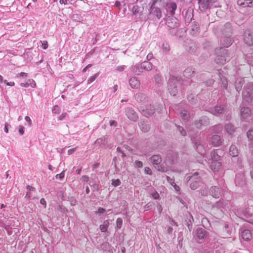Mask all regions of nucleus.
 I'll list each match as a JSON object with an SVG mask.
<instances>
[{"label":"nucleus","instance_id":"c756f323","mask_svg":"<svg viewBox=\"0 0 253 253\" xmlns=\"http://www.w3.org/2000/svg\"><path fill=\"white\" fill-rule=\"evenodd\" d=\"M244 84V79H238L235 82V87L239 93V91L241 90L242 87Z\"/></svg>","mask_w":253,"mask_h":253},{"label":"nucleus","instance_id":"58836bf2","mask_svg":"<svg viewBox=\"0 0 253 253\" xmlns=\"http://www.w3.org/2000/svg\"><path fill=\"white\" fill-rule=\"evenodd\" d=\"M109 225V222L108 220H106L104 221L103 224L100 225L99 228L101 232H105L107 231L108 227Z\"/></svg>","mask_w":253,"mask_h":253},{"label":"nucleus","instance_id":"393cba45","mask_svg":"<svg viewBox=\"0 0 253 253\" xmlns=\"http://www.w3.org/2000/svg\"><path fill=\"white\" fill-rule=\"evenodd\" d=\"M237 3L244 7L253 6V1L251 0H238Z\"/></svg>","mask_w":253,"mask_h":253},{"label":"nucleus","instance_id":"864d4df0","mask_svg":"<svg viewBox=\"0 0 253 253\" xmlns=\"http://www.w3.org/2000/svg\"><path fill=\"white\" fill-rule=\"evenodd\" d=\"M139 11V7L137 5H133L132 7V12L133 13V14L136 15L137 14Z\"/></svg>","mask_w":253,"mask_h":253},{"label":"nucleus","instance_id":"4be33fe9","mask_svg":"<svg viewBox=\"0 0 253 253\" xmlns=\"http://www.w3.org/2000/svg\"><path fill=\"white\" fill-rule=\"evenodd\" d=\"M167 25L168 27L174 29L178 27V23H177V19L174 18L168 19L167 20Z\"/></svg>","mask_w":253,"mask_h":253},{"label":"nucleus","instance_id":"dca6fc26","mask_svg":"<svg viewBox=\"0 0 253 253\" xmlns=\"http://www.w3.org/2000/svg\"><path fill=\"white\" fill-rule=\"evenodd\" d=\"M225 111V106L223 105H216L213 108L211 109V113L214 115H218L223 113Z\"/></svg>","mask_w":253,"mask_h":253},{"label":"nucleus","instance_id":"c03bdc74","mask_svg":"<svg viewBox=\"0 0 253 253\" xmlns=\"http://www.w3.org/2000/svg\"><path fill=\"white\" fill-rule=\"evenodd\" d=\"M20 85L22 87H28L29 85H30L32 87H34L36 85V84L33 80H29L28 82L25 83H21Z\"/></svg>","mask_w":253,"mask_h":253},{"label":"nucleus","instance_id":"ea45409f","mask_svg":"<svg viewBox=\"0 0 253 253\" xmlns=\"http://www.w3.org/2000/svg\"><path fill=\"white\" fill-rule=\"evenodd\" d=\"M211 130L214 133H219L222 130V126L220 125H217L211 127Z\"/></svg>","mask_w":253,"mask_h":253},{"label":"nucleus","instance_id":"a19ab883","mask_svg":"<svg viewBox=\"0 0 253 253\" xmlns=\"http://www.w3.org/2000/svg\"><path fill=\"white\" fill-rule=\"evenodd\" d=\"M246 91L247 93L246 95H253V84L249 83L248 84L246 88Z\"/></svg>","mask_w":253,"mask_h":253},{"label":"nucleus","instance_id":"6e6552de","mask_svg":"<svg viewBox=\"0 0 253 253\" xmlns=\"http://www.w3.org/2000/svg\"><path fill=\"white\" fill-rule=\"evenodd\" d=\"M235 183L236 186L241 188L246 185V178L244 174L242 172L238 173L236 175Z\"/></svg>","mask_w":253,"mask_h":253},{"label":"nucleus","instance_id":"7c9ffc66","mask_svg":"<svg viewBox=\"0 0 253 253\" xmlns=\"http://www.w3.org/2000/svg\"><path fill=\"white\" fill-rule=\"evenodd\" d=\"M129 84L132 88H138L140 85V83L136 77H133L129 80Z\"/></svg>","mask_w":253,"mask_h":253},{"label":"nucleus","instance_id":"c9c22d12","mask_svg":"<svg viewBox=\"0 0 253 253\" xmlns=\"http://www.w3.org/2000/svg\"><path fill=\"white\" fill-rule=\"evenodd\" d=\"M225 129L229 134H233L235 131L234 126L231 124H227L225 125Z\"/></svg>","mask_w":253,"mask_h":253},{"label":"nucleus","instance_id":"603ef678","mask_svg":"<svg viewBox=\"0 0 253 253\" xmlns=\"http://www.w3.org/2000/svg\"><path fill=\"white\" fill-rule=\"evenodd\" d=\"M162 49L164 52L167 53L169 50V45L168 43H164L162 45Z\"/></svg>","mask_w":253,"mask_h":253},{"label":"nucleus","instance_id":"b1692460","mask_svg":"<svg viewBox=\"0 0 253 253\" xmlns=\"http://www.w3.org/2000/svg\"><path fill=\"white\" fill-rule=\"evenodd\" d=\"M242 238L245 241H249L252 238V233L249 229H243L241 232Z\"/></svg>","mask_w":253,"mask_h":253},{"label":"nucleus","instance_id":"f03ea898","mask_svg":"<svg viewBox=\"0 0 253 253\" xmlns=\"http://www.w3.org/2000/svg\"><path fill=\"white\" fill-rule=\"evenodd\" d=\"M182 79L180 77L170 76L168 82L169 93L170 95H176L178 93V85L182 83Z\"/></svg>","mask_w":253,"mask_h":253},{"label":"nucleus","instance_id":"8fccbe9b","mask_svg":"<svg viewBox=\"0 0 253 253\" xmlns=\"http://www.w3.org/2000/svg\"><path fill=\"white\" fill-rule=\"evenodd\" d=\"M218 76L219 78L220 79L221 81L222 82V85L224 88H226L227 87L228 83L227 80L225 78H222L220 76V74L218 73Z\"/></svg>","mask_w":253,"mask_h":253},{"label":"nucleus","instance_id":"3c124183","mask_svg":"<svg viewBox=\"0 0 253 253\" xmlns=\"http://www.w3.org/2000/svg\"><path fill=\"white\" fill-rule=\"evenodd\" d=\"M177 128L181 135L185 136L186 135V132L184 128L180 126H176Z\"/></svg>","mask_w":253,"mask_h":253},{"label":"nucleus","instance_id":"4d7b16f0","mask_svg":"<svg viewBox=\"0 0 253 253\" xmlns=\"http://www.w3.org/2000/svg\"><path fill=\"white\" fill-rule=\"evenodd\" d=\"M123 224V220L121 218H118L116 220V226L117 228L120 229Z\"/></svg>","mask_w":253,"mask_h":253},{"label":"nucleus","instance_id":"338daca9","mask_svg":"<svg viewBox=\"0 0 253 253\" xmlns=\"http://www.w3.org/2000/svg\"><path fill=\"white\" fill-rule=\"evenodd\" d=\"M106 211V210L103 208H99L98 210L95 211L96 214H101L104 213Z\"/></svg>","mask_w":253,"mask_h":253},{"label":"nucleus","instance_id":"20e7f679","mask_svg":"<svg viewBox=\"0 0 253 253\" xmlns=\"http://www.w3.org/2000/svg\"><path fill=\"white\" fill-rule=\"evenodd\" d=\"M226 208V202L223 200H220L217 202L211 209V211L217 217H220L223 214V209Z\"/></svg>","mask_w":253,"mask_h":253},{"label":"nucleus","instance_id":"2eb2a0df","mask_svg":"<svg viewBox=\"0 0 253 253\" xmlns=\"http://www.w3.org/2000/svg\"><path fill=\"white\" fill-rule=\"evenodd\" d=\"M222 191L216 186H211L209 190L210 194L215 198H218L221 196Z\"/></svg>","mask_w":253,"mask_h":253},{"label":"nucleus","instance_id":"a878e982","mask_svg":"<svg viewBox=\"0 0 253 253\" xmlns=\"http://www.w3.org/2000/svg\"><path fill=\"white\" fill-rule=\"evenodd\" d=\"M177 8L176 4L174 2H170L167 4V10L169 11L171 15L173 16L175 14V11Z\"/></svg>","mask_w":253,"mask_h":253},{"label":"nucleus","instance_id":"cd10ccee","mask_svg":"<svg viewBox=\"0 0 253 253\" xmlns=\"http://www.w3.org/2000/svg\"><path fill=\"white\" fill-rule=\"evenodd\" d=\"M186 46V50L189 52L193 53L197 49V45L193 41H190Z\"/></svg>","mask_w":253,"mask_h":253},{"label":"nucleus","instance_id":"e433bc0d","mask_svg":"<svg viewBox=\"0 0 253 253\" xmlns=\"http://www.w3.org/2000/svg\"><path fill=\"white\" fill-rule=\"evenodd\" d=\"M141 64L142 69L146 71H150L152 69V64L148 61L143 62Z\"/></svg>","mask_w":253,"mask_h":253},{"label":"nucleus","instance_id":"39448f33","mask_svg":"<svg viewBox=\"0 0 253 253\" xmlns=\"http://www.w3.org/2000/svg\"><path fill=\"white\" fill-rule=\"evenodd\" d=\"M229 154L234 158L233 161H237V166L238 169H241L243 167L242 164V159L238 157L239 154V150L235 144H232L229 148Z\"/></svg>","mask_w":253,"mask_h":253},{"label":"nucleus","instance_id":"a211bd4d","mask_svg":"<svg viewBox=\"0 0 253 253\" xmlns=\"http://www.w3.org/2000/svg\"><path fill=\"white\" fill-rule=\"evenodd\" d=\"M210 124L209 119L207 117H202L199 120L195 122V126L199 128L202 126H208Z\"/></svg>","mask_w":253,"mask_h":253},{"label":"nucleus","instance_id":"0e129e2a","mask_svg":"<svg viewBox=\"0 0 253 253\" xmlns=\"http://www.w3.org/2000/svg\"><path fill=\"white\" fill-rule=\"evenodd\" d=\"M69 201L70 202V204L72 206L76 205L77 203V200L74 197H71L69 198Z\"/></svg>","mask_w":253,"mask_h":253},{"label":"nucleus","instance_id":"4c0bfd02","mask_svg":"<svg viewBox=\"0 0 253 253\" xmlns=\"http://www.w3.org/2000/svg\"><path fill=\"white\" fill-rule=\"evenodd\" d=\"M132 71L136 74L139 75L142 72L143 69L141 64H136L132 67Z\"/></svg>","mask_w":253,"mask_h":253},{"label":"nucleus","instance_id":"7ed1b4c3","mask_svg":"<svg viewBox=\"0 0 253 253\" xmlns=\"http://www.w3.org/2000/svg\"><path fill=\"white\" fill-rule=\"evenodd\" d=\"M228 50L223 47L216 49V55L215 57V62L217 64H224L228 62L231 58V56L228 53Z\"/></svg>","mask_w":253,"mask_h":253},{"label":"nucleus","instance_id":"6e6d98bb","mask_svg":"<svg viewBox=\"0 0 253 253\" xmlns=\"http://www.w3.org/2000/svg\"><path fill=\"white\" fill-rule=\"evenodd\" d=\"M154 90H155L156 93L157 94H161L163 93L162 91V87L161 86V85H160V84H157Z\"/></svg>","mask_w":253,"mask_h":253},{"label":"nucleus","instance_id":"680f3d73","mask_svg":"<svg viewBox=\"0 0 253 253\" xmlns=\"http://www.w3.org/2000/svg\"><path fill=\"white\" fill-rule=\"evenodd\" d=\"M154 203L152 202H149L146 205L144 206V208L145 209L146 211H148L149 210H150L153 207Z\"/></svg>","mask_w":253,"mask_h":253},{"label":"nucleus","instance_id":"f257e3e1","mask_svg":"<svg viewBox=\"0 0 253 253\" xmlns=\"http://www.w3.org/2000/svg\"><path fill=\"white\" fill-rule=\"evenodd\" d=\"M203 172L201 170L196 171L191 175H187L185 176V180L189 183L190 187L193 189H196L202 183V176Z\"/></svg>","mask_w":253,"mask_h":253},{"label":"nucleus","instance_id":"052dcab7","mask_svg":"<svg viewBox=\"0 0 253 253\" xmlns=\"http://www.w3.org/2000/svg\"><path fill=\"white\" fill-rule=\"evenodd\" d=\"M121 184V181L119 179H114L112 181V185L115 187L119 186Z\"/></svg>","mask_w":253,"mask_h":253},{"label":"nucleus","instance_id":"5701e85b","mask_svg":"<svg viewBox=\"0 0 253 253\" xmlns=\"http://www.w3.org/2000/svg\"><path fill=\"white\" fill-rule=\"evenodd\" d=\"M241 115L243 118H247L250 116L251 110L249 107L243 106L241 109Z\"/></svg>","mask_w":253,"mask_h":253},{"label":"nucleus","instance_id":"6ab92c4d","mask_svg":"<svg viewBox=\"0 0 253 253\" xmlns=\"http://www.w3.org/2000/svg\"><path fill=\"white\" fill-rule=\"evenodd\" d=\"M220 41L221 44L226 47L230 46L233 42L231 36H222Z\"/></svg>","mask_w":253,"mask_h":253},{"label":"nucleus","instance_id":"423d86ee","mask_svg":"<svg viewBox=\"0 0 253 253\" xmlns=\"http://www.w3.org/2000/svg\"><path fill=\"white\" fill-rule=\"evenodd\" d=\"M192 140L194 143V147L197 151L201 155H204L206 153L205 149V143L202 141L200 137H192Z\"/></svg>","mask_w":253,"mask_h":253},{"label":"nucleus","instance_id":"ddd939ff","mask_svg":"<svg viewBox=\"0 0 253 253\" xmlns=\"http://www.w3.org/2000/svg\"><path fill=\"white\" fill-rule=\"evenodd\" d=\"M220 30L223 36H232V28L230 23H225Z\"/></svg>","mask_w":253,"mask_h":253},{"label":"nucleus","instance_id":"4468645a","mask_svg":"<svg viewBox=\"0 0 253 253\" xmlns=\"http://www.w3.org/2000/svg\"><path fill=\"white\" fill-rule=\"evenodd\" d=\"M156 2V0L153 1L150 7V13L154 16H156L158 19H160L162 16V12L160 9L158 7H155L154 5Z\"/></svg>","mask_w":253,"mask_h":253},{"label":"nucleus","instance_id":"09e8293b","mask_svg":"<svg viewBox=\"0 0 253 253\" xmlns=\"http://www.w3.org/2000/svg\"><path fill=\"white\" fill-rule=\"evenodd\" d=\"M178 200L180 202L184 205V207L187 208V203H189V201L186 197L183 198L178 197Z\"/></svg>","mask_w":253,"mask_h":253},{"label":"nucleus","instance_id":"79ce46f5","mask_svg":"<svg viewBox=\"0 0 253 253\" xmlns=\"http://www.w3.org/2000/svg\"><path fill=\"white\" fill-rule=\"evenodd\" d=\"M154 77L156 84H161L162 83L161 76L160 75V73L158 71H156Z\"/></svg>","mask_w":253,"mask_h":253},{"label":"nucleus","instance_id":"f704fd0d","mask_svg":"<svg viewBox=\"0 0 253 253\" xmlns=\"http://www.w3.org/2000/svg\"><path fill=\"white\" fill-rule=\"evenodd\" d=\"M194 71L191 67H188L185 69L183 72V76L186 78H190L193 76Z\"/></svg>","mask_w":253,"mask_h":253},{"label":"nucleus","instance_id":"c85d7f7f","mask_svg":"<svg viewBox=\"0 0 253 253\" xmlns=\"http://www.w3.org/2000/svg\"><path fill=\"white\" fill-rule=\"evenodd\" d=\"M180 115L181 119L184 121H187L190 117L188 111L185 109L181 110Z\"/></svg>","mask_w":253,"mask_h":253},{"label":"nucleus","instance_id":"412c9836","mask_svg":"<svg viewBox=\"0 0 253 253\" xmlns=\"http://www.w3.org/2000/svg\"><path fill=\"white\" fill-rule=\"evenodd\" d=\"M221 163L219 161H211L210 164V168L214 172L219 171L221 169Z\"/></svg>","mask_w":253,"mask_h":253},{"label":"nucleus","instance_id":"37998d69","mask_svg":"<svg viewBox=\"0 0 253 253\" xmlns=\"http://www.w3.org/2000/svg\"><path fill=\"white\" fill-rule=\"evenodd\" d=\"M191 34L193 35H197L199 32L198 25L195 23L192 25Z\"/></svg>","mask_w":253,"mask_h":253},{"label":"nucleus","instance_id":"9b49d317","mask_svg":"<svg viewBox=\"0 0 253 253\" xmlns=\"http://www.w3.org/2000/svg\"><path fill=\"white\" fill-rule=\"evenodd\" d=\"M150 161L154 166V167H158V169L160 171H164V168L160 166L159 165L162 162V159L159 155H154L150 158Z\"/></svg>","mask_w":253,"mask_h":253},{"label":"nucleus","instance_id":"de8ad7c7","mask_svg":"<svg viewBox=\"0 0 253 253\" xmlns=\"http://www.w3.org/2000/svg\"><path fill=\"white\" fill-rule=\"evenodd\" d=\"M150 194L154 199H158L160 198L159 194L155 189H152Z\"/></svg>","mask_w":253,"mask_h":253},{"label":"nucleus","instance_id":"f8f14e48","mask_svg":"<svg viewBox=\"0 0 253 253\" xmlns=\"http://www.w3.org/2000/svg\"><path fill=\"white\" fill-rule=\"evenodd\" d=\"M125 113L127 118L131 121L135 122L138 119V116L134 111V110L131 107H127L126 109Z\"/></svg>","mask_w":253,"mask_h":253},{"label":"nucleus","instance_id":"69168bd1","mask_svg":"<svg viewBox=\"0 0 253 253\" xmlns=\"http://www.w3.org/2000/svg\"><path fill=\"white\" fill-rule=\"evenodd\" d=\"M213 248H209L208 249H204L203 253H213Z\"/></svg>","mask_w":253,"mask_h":253},{"label":"nucleus","instance_id":"f3484780","mask_svg":"<svg viewBox=\"0 0 253 253\" xmlns=\"http://www.w3.org/2000/svg\"><path fill=\"white\" fill-rule=\"evenodd\" d=\"M214 2L210 0H198L199 8L201 11H205L210 7V2Z\"/></svg>","mask_w":253,"mask_h":253},{"label":"nucleus","instance_id":"9d476101","mask_svg":"<svg viewBox=\"0 0 253 253\" xmlns=\"http://www.w3.org/2000/svg\"><path fill=\"white\" fill-rule=\"evenodd\" d=\"M207 237V232L203 228L198 227L196 229V233L195 236V238L196 240H199L198 241L199 243H201L203 242L205 239Z\"/></svg>","mask_w":253,"mask_h":253},{"label":"nucleus","instance_id":"aec40b11","mask_svg":"<svg viewBox=\"0 0 253 253\" xmlns=\"http://www.w3.org/2000/svg\"><path fill=\"white\" fill-rule=\"evenodd\" d=\"M211 142L214 146H219L221 144L222 140L219 135H213L211 138Z\"/></svg>","mask_w":253,"mask_h":253},{"label":"nucleus","instance_id":"774afa93","mask_svg":"<svg viewBox=\"0 0 253 253\" xmlns=\"http://www.w3.org/2000/svg\"><path fill=\"white\" fill-rule=\"evenodd\" d=\"M56 178L60 179H62L64 177V171H62L60 173L57 174L55 176Z\"/></svg>","mask_w":253,"mask_h":253},{"label":"nucleus","instance_id":"a18cd8bd","mask_svg":"<svg viewBox=\"0 0 253 253\" xmlns=\"http://www.w3.org/2000/svg\"><path fill=\"white\" fill-rule=\"evenodd\" d=\"M140 111H141L142 112L143 115H144L146 117H149L151 115L153 114L154 113V109H151V108L150 109V110L149 111L147 112V110L144 111V110L143 109H142L141 108Z\"/></svg>","mask_w":253,"mask_h":253},{"label":"nucleus","instance_id":"e2e57ef3","mask_svg":"<svg viewBox=\"0 0 253 253\" xmlns=\"http://www.w3.org/2000/svg\"><path fill=\"white\" fill-rule=\"evenodd\" d=\"M98 73H96V74H94L93 76H92L90 77L88 79V81H87V83H88V84H90V83H91L93 82L95 80V79L97 78V77L98 76Z\"/></svg>","mask_w":253,"mask_h":253},{"label":"nucleus","instance_id":"473e14b6","mask_svg":"<svg viewBox=\"0 0 253 253\" xmlns=\"http://www.w3.org/2000/svg\"><path fill=\"white\" fill-rule=\"evenodd\" d=\"M107 136H104L103 137H102L101 138H98L95 141V143L97 145H100V146H105L107 144Z\"/></svg>","mask_w":253,"mask_h":253},{"label":"nucleus","instance_id":"bf43d9fd","mask_svg":"<svg viewBox=\"0 0 253 253\" xmlns=\"http://www.w3.org/2000/svg\"><path fill=\"white\" fill-rule=\"evenodd\" d=\"M134 166L136 168H141L143 167V163L139 161H135L134 163Z\"/></svg>","mask_w":253,"mask_h":253},{"label":"nucleus","instance_id":"bb28decb","mask_svg":"<svg viewBox=\"0 0 253 253\" xmlns=\"http://www.w3.org/2000/svg\"><path fill=\"white\" fill-rule=\"evenodd\" d=\"M253 96H243L242 105H253Z\"/></svg>","mask_w":253,"mask_h":253},{"label":"nucleus","instance_id":"5fc2aeb1","mask_svg":"<svg viewBox=\"0 0 253 253\" xmlns=\"http://www.w3.org/2000/svg\"><path fill=\"white\" fill-rule=\"evenodd\" d=\"M60 112V108L58 105H55L52 109V112L54 114H59Z\"/></svg>","mask_w":253,"mask_h":253},{"label":"nucleus","instance_id":"2f4dec72","mask_svg":"<svg viewBox=\"0 0 253 253\" xmlns=\"http://www.w3.org/2000/svg\"><path fill=\"white\" fill-rule=\"evenodd\" d=\"M139 125L140 129L143 132H146L150 130V126L147 124L144 120L141 121Z\"/></svg>","mask_w":253,"mask_h":253},{"label":"nucleus","instance_id":"13d9d810","mask_svg":"<svg viewBox=\"0 0 253 253\" xmlns=\"http://www.w3.org/2000/svg\"><path fill=\"white\" fill-rule=\"evenodd\" d=\"M247 137L249 140L253 141V129H250L248 131Z\"/></svg>","mask_w":253,"mask_h":253},{"label":"nucleus","instance_id":"0eeeda50","mask_svg":"<svg viewBox=\"0 0 253 253\" xmlns=\"http://www.w3.org/2000/svg\"><path fill=\"white\" fill-rule=\"evenodd\" d=\"M239 217L247 220L251 224V228L253 227V214L251 213L249 209H246L241 213L238 212Z\"/></svg>","mask_w":253,"mask_h":253},{"label":"nucleus","instance_id":"49530a36","mask_svg":"<svg viewBox=\"0 0 253 253\" xmlns=\"http://www.w3.org/2000/svg\"><path fill=\"white\" fill-rule=\"evenodd\" d=\"M217 183H218V186L220 187L219 188L222 191H224L225 189V186L224 185V184H225L224 180L222 178H220L218 180Z\"/></svg>","mask_w":253,"mask_h":253},{"label":"nucleus","instance_id":"72a5a7b5","mask_svg":"<svg viewBox=\"0 0 253 253\" xmlns=\"http://www.w3.org/2000/svg\"><path fill=\"white\" fill-rule=\"evenodd\" d=\"M218 150H214L211 153V161H220L221 157L217 153Z\"/></svg>","mask_w":253,"mask_h":253},{"label":"nucleus","instance_id":"1a4fd4ad","mask_svg":"<svg viewBox=\"0 0 253 253\" xmlns=\"http://www.w3.org/2000/svg\"><path fill=\"white\" fill-rule=\"evenodd\" d=\"M244 42L248 46L253 45V32L250 30H246L244 32Z\"/></svg>","mask_w":253,"mask_h":253}]
</instances>
